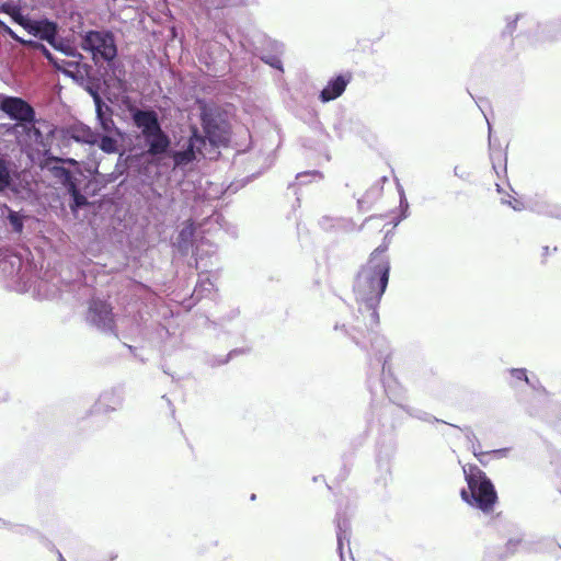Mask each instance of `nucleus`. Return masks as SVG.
<instances>
[{
    "mask_svg": "<svg viewBox=\"0 0 561 561\" xmlns=\"http://www.w3.org/2000/svg\"><path fill=\"white\" fill-rule=\"evenodd\" d=\"M391 265L386 260L374 265L366 263L360 266L353 282V291L358 304L355 324H335L334 330H343L362 351L367 353L371 369L381 370V386L386 389V379L391 377L389 359L391 355L387 339L378 333V308L385 295L390 277Z\"/></svg>",
    "mask_w": 561,
    "mask_h": 561,
    "instance_id": "obj_1",
    "label": "nucleus"
},
{
    "mask_svg": "<svg viewBox=\"0 0 561 561\" xmlns=\"http://www.w3.org/2000/svg\"><path fill=\"white\" fill-rule=\"evenodd\" d=\"M462 471L467 488L460 490L461 500L484 514L493 512L499 496L492 480L473 463L465 465Z\"/></svg>",
    "mask_w": 561,
    "mask_h": 561,
    "instance_id": "obj_2",
    "label": "nucleus"
},
{
    "mask_svg": "<svg viewBox=\"0 0 561 561\" xmlns=\"http://www.w3.org/2000/svg\"><path fill=\"white\" fill-rule=\"evenodd\" d=\"M80 45L84 51L94 58L113 61L117 57L115 35L107 28L88 30L80 34Z\"/></svg>",
    "mask_w": 561,
    "mask_h": 561,
    "instance_id": "obj_3",
    "label": "nucleus"
},
{
    "mask_svg": "<svg viewBox=\"0 0 561 561\" xmlns=\"http://www.w3.org/2000/svg\"><path fill=\"white\" fill-rule=\"evenodd\" d=\"M87 322L106 336L118 337L116 316L113 307L105 300L92 298L89 302Z\"/></svg>",
    "mask_w": 561,
    "mask_h": 561,
    "instance_id": "obj_4",
    "label": "nucleus"
},
{
    "mask_svg": "<svg viewBox=\"0 0 561 561\" xmlns=\"http://www.w3.org/2000/svg\"><path fill=\"white\" fill-rule=\"evenodd\" d=\"M34 35L65 56L84 59L77 47L59 34V26L55 21L48 19L41 20L37 25H34Z\"/></svg>",
    "mask_w": 561,
    "mask_h": 561,
    "instance_id": "obj_5",
    "label": "nucleus"
},
{
    "mask_svg": "<svg viewBox=\"0 0 561 561\" xmlns=\"http://www.w3.org/2000/svg\"><path fill=\"white\" fill-rule=\"evenodd\" d=\"M46 59L54 64L55 67L66 77L71 78L79 87L93 75L92 65L84 62L83 59L76 58L72 60L58 59L47 49L44 50Z\"/></svg>",
    "mask_w": 561,
    "mask_h": 561,
    "instance_id": "obj_6",
    "label": "nucleus"
},
{
    "mask_svg": "<svg viewBox=\"0 0 561 561\" xmlns=\"http://www.w3.org/2000/svg\"><path fill=\"white\" fill-rule=\"evenodd\" d=\"M0 111L14 122L34 124L37 121L34 107L21 96L0 94Z\"/></svg>",
    "mask_w": 561,
    "mask_h": 561,
    "instance_id": "obj_7",
    "label": "nucleus"
},
{
    "mask_svg": "<svg viewBox=\"0 0 561 561\" xmlns=\"http://www.w3.org/2000/svg\"><path fill=\"white\" fill-rule=\"evenodd\" d=\"M283 51V44L273 41L265 34H257L256 41L252 42V53L271 68L284 71L279 54Z\"/></svg>",
    "mask_w": 561,
    "mask_h": 561,
    "instance_id": "obj_8",
    "label": "nucleus"
},
{
    "mask_svg": "<svg viewBox=\"0 0 561 561\" xmlns=\"http://www.w3.org/2000/svg\"><path fill=\"white\" fill-rule=\"evenodd\" d=\"M204 133L210 141H222L228 135V124L224 116L214 108L204 111L201 116Z\"/></svg>",
    "mask_w": 561,
    "mask_h": 561,
    "instance_id": "obj_9",
    "label": "nucleus"
},
{
    "mask_svg": "<svg viewBox=\"0 0 561 561\" xmlns=\"http://www.w3.org/2000/svg\"><path fill=\"white\" fill-rule=\"evenodd\" d=\"M351 81V75L337 73L329 79L324 88L319 92L318 99L322 103H329L340 98Z\"/></svg>",
    "mask_w": 561,
    "mask_h": 561,
    "instance_id": "obj_10",
    "label": "nucleus"
},
{
    "mask_svg": "<svg viewBox=\"0 0 561 561\" xmlns=\"http://www.w3.org/2000/svg\"><path fill=\"white\" fill-rule=\"evenodd\" d=\"M1 12L8 14L11 21L15 24L23 26L28 33L34 35V25H37L39 21H33L24 12L20 1L8 0L1 3Z\"/></svg>",
    "mask_w": 561,
    "mask_h": 561,
    "instance_id": "obj_11",
    "label": "nucleus"
},
{
    "mask_svg": "<svg viewBox=\"0 0 561 561\" xmlns=\"http://www.w3.org/2000/svg\"><path fill=\"white\" fill-rule=\"evenodd\" d=\"M173 170L182 171L183 173L192 169L197 162V148L196 145L188 140L183 147L174 150L172 153Z\"/></svg>",
    "mask_w": 561,
    "mask_h": 561,
    "instance_id": "obj_12",
    "label": "nucleus"
},
{
    "mask_svg": "<svg viewBox=\"0 0 561 561\" xmlns=\"http://www.w3.org/2000/svg\"><path fill=\"white\" fill-rule=\"evenodd\" d=\"M94 107L98 124V128H95V130L104 135H116L118 133V128L113 119L114 111L112 106L108 105L106 101H103L101 103L96 102Z\"/></svg>",
    "mask_w": 561,
    "mask_h": 561,
    "instance_id": "obj_13",
    "label": "nucleus"
},
{
    "mask_svg": "<svg viewBox=\"0 0 561 561\" xmlns=\"http://www.w3.org/2000/svg\"><path fill=\"white\" fill-rule=\"evenodd\" d=\"M124 401L123 389L112 388L110 390H105L100 394L99 400L95 402L92 413H107L111 411L117 410Z\"/></svg>",
    "mask_w": 561,
    "mask_h": 561,
    "instance_id": "obj_14",
    "label": "nucleus"
},
{
    "mask_svg": "<svg viewBox=\"0 0 561 561\" xmlns=\"http://www.w3.org/2000/svg\"><path fill=\"white\" fill-rule=\"evenodd\" d=\"M131 124L145 135L160 130V124L154 112L149 110H134L130 113Z\"/></svg>",
    "mask_w": 561,
    "mask_h": 561,
    "instance_id": "obj_15",
    "label": "nucleus"
},
{
    "mask_svg": "<svg viewBox=\"0 0 561 561\" xmlns=\"http://www.w3.org/2000/svg\"><path fill=\"white\" fill-rule=\"evenodd\" d=\"M2 217L7 230L18 236L22 234L25 224L32 219L24 210H15L10 207L2 209Z\"/></svg>",
    "mask_w": 561,
    "mask_h": 561,
    "instance_id": "obj_16",
    "label": "nucleus"
},
{
    "mask_svg": "<svg viewBox=\"0 0 561 561\" xmlns=\"http://www.w3.org/2000/svg\"><path fill=\"white\" fill-rule=\"evenodd\" d=\"M336 528V551L340 557V561H344V542L350 547L351 539V522L345 514L337 512L334 518ZM351 551V548H348Z\"/></svg>",
    "mask_w": 561,
    "mask_h": 561,
    "instance_id": "obj_17",
    "label": "nucleus"
},
{
    "mask_svg": "<svg viewBox=\"0 0 561 561\" xmlns=\"http://www.w3.org/2000/svg\"><path fill=\"white\" fill-rule=\"evenodd\" d=\"M145 146L153 156H163L171 149L170 138L160 130L146 135Z\"/></svg>",
    "mask_w": 561,
    "mask_h": 561,
    "instance_id": "obj_18",
    "label": "nucleus"
},
{
    "mask_svg": "<svg viewBox=\"0 0 561 561\" xmlns=\"http://www.w3.org/2000/svg\"><path fill=\"white\" fill-rule=\"evenodd\" d=\"M537 31L533 35L534 42L561 39V16L546 23H537Z\"/></svg>",
    "mask_w": 561,
    "mask_h": 561,
    "instance_id": "obj_19",
    "label": "nucleus"
},
{
    "mask_svg": "<svg viewBox=\"0 0 561 561\" xmlns=\"http://www.w3.org/2000/svg\"><path fill=\"white\" fill-rule=\"evenodd\" d=\"M195 228L191 225H186L178 232L173 241V247L180 255L186 256L193 248Z\"/></svg>",
    "mask_w": 561,
    "mask_h": 561,
    "instance_id": "obj_20",
    "label": "nucleus"
},
{
    "mask_svg": "<svg viewBox=\"0 0 561 561\" xmlns=\"http://www.w3.org/2000/svg\"><path fill=\"white\" fill-rule=\"evenodd\" d=\"M488 129H489L488 142H489L490 159L492 162V168L495 171V173L497 174V176H500V172H499L500 165L499 164L503 160L502 169H503V172L506 173L507 158H506V154H504V156L502 154L501 145H500L499 140L492 138V126H491L490 122H488Z\"/></svg>",
    "mask_w": 561,
    "mask_h": 561,
    "instance_id": "obj_21",
    "label": "nucleus"
},
{
    "mask_svg": "<svg viewBox=\"0 0 561 561\" xmlns=\"http://www.w3.org/2000/svg\"><path fill=\"white\" fill-rule=\"evenodd\" d=\"M98 130L92 129L91 127L78 123L73 125L70 130V137L79 144L94 146L98 140Z\"/></svg>",
    "mask_w": 561,
    "mask_h": 561,
    "instance_id": "obj_22",
    "label": "nucleus"
},
{
    "mask_svg": "<svg viewBox=\"0 0 561 561\" xmlns=\"http://www.w3.org/2000/svg\"><path fill=\"white\" fill-rule=\"evenodd\" d=\"M531 210L539 215L561 220V206L547 201H536L530 206Z\"/></svg>",
    "mask_w": 561,
    "mask_h": 561,
    "instance_id": "obj_23",
    "label": "nucleus"
},
{
    "mask_svg": "<svg viewBox=\"0 0 561 561\" xmlns=\"http://www.w3.org/2000/svg\"><path fill=\"white\" fill-rule=\"evenodd\" d=\"M401 408L410 416H412L414 419H417L420 421L427 422V423H444V424H448L447 422H445V421H443L440 419H437L436 416H434L431 413H428L426 411H423L421 409L413 408V407H410V405H401Z\"/></svg>",
    "mask_w": 561,
    "mask_h": 561,
    "instance_id": "obj_24",
    "label": "nucleus"
},
{
    "mask_svg": "<svg viewBox=\"0 0 561 561\" xmlns=\"http://www.w3.org/2000/svg\"><path fill=\"white\" fill-rule=\"evenodd\" d=\"M84 91L88 92V94L92 98L93 100V103H94V106L96 105V102L98 103H101L103 101H105L102 96H101V93H100V85L99 83L95 81L93 75L91 77H89L84 83H82L80 85Z\"/></svg>",
    "mask_w": 561,
    "mask_h": 561,
    "instance_id": "obj_25",
    "label": "nucleus"
},
{
    "mask_svg": "<svg viewBox=\"0 0 561 561\" xmlns=\"http://www.w3.org/2000/svg\"><path fill=\"white\" fill-rule=\"evenodd\" d=\"M13 182L11 165L0 158V191L10 188Z\"/></svg>",
    "mask_w": 561,
    "mask_h": 561,
    "instance_id": "obj_26",
    "label": "nucleus"
},
{
    "mask_svg": "<svg viewBox=\"0 0 561 561\" xmlns=\"http://www.w3.org/2000/svg\"><path fill=\"white\" fill-rule=\"evenodd\" d=\"M389 242H386V239L382 240L381 244H379L369 255L367 263L370 264H378L386 260L388 263H390V259L388 255H386V252L388 251Z\"/></svg>",
    "mask_w": 561,
    "mask_h": 561,
    "instance_id": "obj_27",
    "label": "nucleus"
},
{
    "mask_svg": "<svg viewBox=\"0 0 561 561\" xmlns=\"http://www.w3.org/2000/svg\"><path fill=\"white\" fill-rule=\"evenodd\" d=\"M525 19H526V15L523 13H518L514 18L506 16L505 18L506 25H505L504 30L502 31V34H501L502 37H512V35L514 34V32L517 28L518 22L523 21Z\"/></svg>",
    "mask_w": 561,
    "mask_h": 561,
    "instance_id": "obj_28",
    "label": "nucleus"
},
{
    "mask_svg": "<svg viewBox=\"0 0 561 561\" xmlns=\"http://www.w3.org/2000/svg\"><path fill=\"white\" fill-rule=\"evenodd\" d=\"M113 136L114 135H104L98 133V140L95 141L94 146L96 145L104 152H112L114 150V144L112 139Z\"/></svg>",
    "mask_w": 561,
    "mask_h": 561,
    "instance_id": "obj_29",
    "label": "nucleus"
},
{
    "mask_svg": "<svg viewBox=\"0 0 561 561\" xmlns=\"http://www.w3.org/2000/svg\"><path fill=\"white\" fill-rule=\"evenodd\" d=\"M24 253H20V255H13L11 256L10 259V265H11V268L12 271L10 272L11 274L15 273L16 275H22L24 273L23 271V260H22V256L24 255L25 259H27L28 254H30V251L27 250H24L23 251Z\"/></svg>",
    "mask_w": 561,
    "mask_h": 561,
    "instance_id": "obj_30",
    "label": "nucleus"
},
{
    "mask_svg": "<svg viewBox=\"0 0 561 561\" xmlns=\"http://www.w3.org/2000/svg\"><path fill=\"white\" fill-rule=\"evenodd\" d=\"M213 286V282L209 279V277H206L196 284L193 296L196 297V300H199L204 296L205 291L209 293L211 290Z\"/></svg>",
    "mask_w": 561,
    "mask_h": 561,
    "instance_id": "obj_31",
    "label": "nucleus"
},
{
    "mask_svg": "<svg viewBox=\"0 0 561 561\" xmlns=\"http://www.w3.org/2000/svg\"><path fill=\"white\" fill-rule=\"evenodd\" d=\"M322 173L318 170L312 171H304L296 175V180H298L299 184L310 183L313 179L319 178L322 179Z\"/></svg>",
    "mask_w": 561,
    "mask_h": 561,
    "instance_id": "obj_32",
    "label": "nucleus"
},
{
    "mask_svg": "<svg viewBox=\"0 0 561 561\" xmlns=\"http://www.w3.org/2000/svg\"><path fill=\"white\" fill-rule=\"evenodd\" d=\"M522 542V539L518 538V539H508L506 545H505V553H503V557L504 559H506L507 557L510 556H513L516 550H517V547L518 545Z\"/></svg>",
    "mask_w": 561,
    "mask_h": 561,
    "instance_id": "obj_33",
    "label": "nucleus"
},
{
    "mask_svg": "<svg viewBox=\"0 0 561 561\" xmlns=\"http://www.w3.org/2000/svg\"><path fill=\"white\" fill-rule=\"evenodd\" d=\"M450 425L454 426V427H457L461 432H463L465 433V437H466V439L468 442H470L471 444H473L476 442L478 444V447H481L480 440L478 439V437L476 436L474 432L472 431V428L470 426L459 427V426L454 425V424H450Z\"/></svg>",
    "mask_w": 561,
    "mask_h": 561,
    "instance_id": "obj_34",
    "label": "nucleus"
},
{
    "mask_svg": "<svg viewBox=\"0 0 561 561\" xmlns=\"http://www.w3.org/2000/svg\"><path fill=\"white\" fill-rule=\"evenodd\" d=\"M507 371L516 380L526 382L528 378V370L526 368H510Z\"/></svg>",
    "mask_w": 561,
    "mask_h": 561,
    "instance_id": "obj_35",
    "label": "nucleus"
},
{
    "mask_svg": "<svg viewBox=\"0 0 561 561\" xmlns=\"http://www.w3.org/2000/svg\"><path fill=\"white\" fill-rule=\"evenodd\" d=\"M229 363V358L227 357V355L225 356H211L207 359V364L210 366V367H218V366H222V365H226Z\"/></svg>",
    "mask_w": 561,
    "mask_h": 561,
    "instance_id": "obj_36",
    "label": "nucleus"
},
{
    "mask_svg": "<svg viewBox=\"0 0 561 561\" xmlns=\"http://www.w3.org/2000/svg\"><path fill=\"white\" fill-rule=\"evenodd\" d=\"M397 188H398V193H399V197H400L399 208L409 209L410 206H409V202L405 196L404 188L398 181H397Z\"/></svg>",
    "mask_w": 561,
    "mask_h": 561,
    "instance_id": "obj_37",
    "label": "nucleus"
},
{
    "mask_svg": "<svg viewBox=\"0 0 561 561\" xmlns=\"http://www.w3.org/2000/svg\"><path fill=\"white\" fill-rule=\"evenodd\" d=\"M0 33L2 35L10 36L13 39L18 38V35L15 34V32L1 19H0Z\"/></svg>",
    "mask_w": 561,
    "mask_h": 561,
    "instance_id": "obj_38",
    "label": "nucleus"
},
{
    "mask_svg": "<svg viewBox=\"0 0 561 561\" xmlns=\"http://www.w3.org/2000/svg\"><path fill=\"white\" fill-rule=\"evenodd\" d=\"M503 553L486 551L482 558V561H504Z\"/></svg>",
    "mask_w": 561,
    "mask_h": 561,
    "instance_id": "obj_39",
    "label": "nucleus"
},
{
    "mask_svg": "<svg viewBox=\"0 0 561 561\" xmlns=\"http://www.w3.org/2000/svg\"><path fill=\"white\" fill-rule=\"evenodd\" d=\"M502 203L508 205L516 211H520V210L525 209L524 203L518 199H514V201L502 199Z\"/></svg>",
    "mask_w": 561,
    "mask_h": 561,
    "instance_id": "obj_40",
    "label": "nucleus"
},
{
    "mask_svg": "<svg viewBox=\"0 0 561 561\" xmlns=\"http://www.w3.org/2000/svg\"><path fill=\"white\" fill-rule=\"evenodd\" d=\"M526 385L534 390H545V388L542 387V385L540 383L539 379L536 376H533L531 378L528 377L526 380Z\"/></svg>",
    "mask_w": 561,
    "mask_h": 561,
    "instance_id": "obj_41",
    "label": "nucleus"
},
{
    "mask_svg": "<svg viewBox=\"0 0 561 561\" xmlns=\"http://www.w3.org/2000/svg\"><path fill=\"white\" fill-rule=\"evenodd\" d=\"M510 450H511L510 447H504V448L489 450V454L495 458H504V457H507Z\"/></svg>",
    "mask_w": 561,
    "mask_h": 561,
    "instance_id": "obj_42",
    "label": "nucleus"
},
{
    "mask_svg": "<svg viewBox=\"0 0 561 561\" xmlns=\"http://www.w3.org/2000/svg\"><path fill=\"white\" fill-rule=\"evenodd\" d=\"M249 351H250V348H248V347H237V348L231 350V351L227 354V357L229 358V362H230V360H231V359H233L236 356L247 354Z\"/></svg>",
    "mask_w": 561,
    "mask_h": 561,
    "instance_id": "obj_43",
    "label": "nucleus"
},
{
    "mask_svg": "<svg viewBox=\"0 0 561 561\" xmlns=\"http://www.w3.org/2000/svg\"><path fill=\"white\" fill-rule=\"evenodd\" d=\"M400 214L393 218L392 224L394 227H397L402 220L409 217L410 213L407 208H399Z\"/></svg>",
    "mask_w": 561,
    "mask_h": 561,
    "instance_id": "obj_44",
    "label": "nucleus"
},
{
    "mask_svg": "<svg viewBox=\"0 0 561 561\" xmlns=\"http://www.w3.org/2000/svg\"><path fill=\"white\" fill-rule=\"evenodd\" d=\"M490 455L489 451H478L476 448H474V457L478 459V461L482 465V466H486L488 465V460L485 459L486 456Z\"/></svg>",
    "mask_w": 561,
    "mask_h": 561,
    "instance_id": "obj_45",
    "label": "nucleus"
},
{
    "mask_svg": "<svg viewBox=\"0 0 561 561\" xmlns=\"http://www.w3.org/2000/svg\"><path fill=\"white\" fill-rule=\"evenodd\" d=\"M124 346L127 347V350L130 352V354L135 357V358H138L139 360H141L142 363L145 362L144 358L139 357L138 354H137V348L133 345H129V344H126L124 343Z\"/></svg>",
    "mask_w": 561,
    "mask_h": 561,
    "instance_id": "obj_46",
    "label": "nucleus"
},
{
    "mask_svg": "<svg viewBox=\"0 0 561 561\" xmlns=\"http://www.w3.org/2000/svg\"><path fill=\"white\" fill-rule=\"evenodd\" d=\"M140 181L144 185H149L152 182V176H151L150 172L142 173Z\"/></svg>",
    "mask_w": 561,
    "mask_h": 561,
    "instance_id": "obj_47",
    "label": "nucleus"
},
{
    "mask_svg": "<svg viewBox=\"0 0 561 561\" xmlns=\"http://www.w3.org/2000/svg\"><path fill=\"white\" fill-rule=\"evenodd\" d=\"M454 174H455L456 176H458V178L462 179V180H467V179H468V176H469V174H468V173L461 172V171L459 170V167H455V168H454Z\"/></svg>",
    "mask_w": 561,
    "mask_h": 561,
    "instance_id": "obj_48",
    "label": "nucleus"
},
{
    "mask_svg": "<svg viewBox=\"0 0 561 561\" xmlns=\"http://www.w3.org/2000/svg\"><path fill=\"white\" fill-rule=\"evenodd\" d=\"M162 399L167 401L168 405L171 409V414L174 415L175 409H174V405H173L172 401L165 394L162 396Z\"/></svg>",
    "mask_w": 561,
    "mask_h": 561,
    "instance_id": "obj_49",
    "label": "nucleus"
},
{
    "mask_svg": "<svg viewBox=\"0 0 561 561\" xmlns=\"http://www.w3.org/2000/svg\"><path fill=\"white\" fill-rule=\"evenodd\" d=\"M331 221V219L327 216L322 217L319 221L320 226L323 228V229H327V225Z\"/></svg>",
    "mask_w": 561,
    "mask_h": 561,
    "instance_id": "obj_50",
    "label": "nucleus"
},
{
    "mask_svg": "<svg viewBox=\"0 0 561 561\" xmlns=\"http://www.w3.org/2000/svg\"><path fill=\"white\" fill-rule=\"evenodd\" d=\"M12 524L10 522H7L4 519L0 518V527H11Z\"/></svg>",
    "mask_w": 561,
    "mask_h": 561,
    "instance_id": "obj_51",
    "label": "nucleus"
},
{
    "mask_svg": "<svg viewBox=\"0 0 561 561\" xmlns=\"http://www.w3.org/2000/svg\"><path fill=\"white\" fill-rule=\"evenodd\" d=\"M549 254V247H543L542 248V256H547Z\"/></svg>",
    "mask_w": 561,
    "mask_h": 561,
    "instance_id": "obj_52",
    "label": "nucleus"
},
{
    "mask_svg": "<svg viewBox=\"0 0 561 561\" xmlns=\"http://www.w3.org/2000/svg\"><path fill=\"white\" fill-rule=\"evenodd\" d=\"M357 205H358V208H359V209H363V207H364V201H363V198H359V199L357 201Z\"/></svg>",
    "mask_w": 561,
    "mask_h": 561,
    "instance_id": "obj_53",
    "label": "nucleus"
},
{
    "mask_svg": "<svg viewBox=\"0 0 561 561\" xmlns=\"http://www.w3.org/2000/svg\"><path fill=\"white\" fill-rule=\"evenodd\" d=\"M474 448H476L478 451H481V450H480V449H481V447H478V444H477L476 442L472 444V453H473V454H474Z\"/></svg>",
    "mask_w": 561,
    "mask_h": 561,
    "instance_id": "obj_54",
    "label": "nucleus"
},
{
    "mask_svg": "<svg viewBox=\"0 0 561 561\" xmlns=\"http://www.w3.org/2000/svg\"><path fill=\"white\" fill-rule=\"evenodd\" d=\"M14 129V127L12 125H7L5 126V133H10Z\"/></svg>",
    "mask_w": 561,
    "mask_h": 561,
    "instance_id": "obj_55",
    "label": "nucleus"
},
{
    "mask_svg": "<svg viewBox=\"0 0 561 561\" xmlns=\"http://www.w3.org/2000/svg\"><path fill=\"white\" fill-rule=\"evenodd\" d=\"M322 476H316L312 478L313 482H319V479H322Z\"/></svg>",
    "mask_w": 561,
    "mask_h": 561,
    "instance_id": "obj_56",
    "label": "nucleus"
},
{
    "mask_svg": "<svg viewBox=\"0 0 561 561\" xmlns=\"http://www.w3.org/2000/svg\"><path fill=\"white\" fill-rule=\"evenodd\" d=\"M390 233H391V231H388V232L385 234V238H383V239H386V242H389L388 240H389V236H390Z\"/></svg>",
    "mask_w": 561,
    "mask_h": 561,
    "instance_id": "obj_57",
    "label": "nucleus"
},
{
    "mask_svg": "<svg viewBox=\"0 0 561 561\" xmlns=\"http://www.w3.org/2000/svg\"><path fill=\"white\" fill-rule=\"evenodd\" d=\"M480 112H481V113H483L484 118H486V119H488V115H486V113H484V110H483V108H480Z\"/></svg>",
    "mask_w": 561,
    "mask_h": 561,
    "instance_id": "obj_58",
    "label": "nucleus"
},
{
    "mask_svg": "<svg viewBox=\"0 0 561 561\" xmlns=\"http://www.w3.org/2000/svg\"><path fill=\"white\" fill-rule=\"evenodd\" d=\"M480 112H481V113H483L484 118H486V119H488V115H486V113H484V110H483V108H480Z\"/></svg>",
    "mask_w": 561,
    "mask_h": 561,
    "instance_id": "obj_59",
    "label": "nucleus"
},
{
    "mask_svg": "<svg viewBox=\"0 0 561 561\" xmlns=\"http://www.w3.org/2000/svg\"><path fill=\"white\" fill-rule=\"evenodd\" d=\"M480 112H481V113H483L484 118H486V119H488V115H486V113H484V110H483V108H480Z\"/></svg>",
    "mask_w": 561,
    "mask_h": 561,
    "instance_id": "obj_60",
    "label": "nucleus"
},
{
    "mask_svg": "<svg viewBox=\"0 0 561 561\" xmlns=\"http://www.w3.org/2000/svg\"><path fill=\"white\" fill-rule=\"evenodd\" d=\"M480 112H481V113H483L484 118H486V119H488V115H486V113H484V110H483V108H480Z\"/></svg>",
    "mask_w": 561,
    "mask_h": 561,
    "instance_id": "obj_61",
    "label": "nucleus"
},
{
    "mask_svg": "<svg viewBox=\"0 0 561 561\" xmlns=\"http://www.w3.org/2000/svg\"><path fill=\"white\" fill-rule=\"evenodd\" d=\"M496 186H497L496 191H497L499 193H501V192H502V187H501L499 184H497Z\"/></svg>",
    "mask_w": 561,
    "mask_h": 561,
    "instance_id": "obj_62",
    "label": "nucleus"
},
{
    "mask_svg": "<svg viewBox=\"0 0 561 561\" xmlns=\"http://www.w3.org/2000/svg\"><path fill=\"white\" fill-rule=\"evenodd\" d=\"M59 561H65L64 557L61 556V553H59Z\"/></svg>",
    "mask_w": 561,
    "mask_h": 561,
    "instance_id": "obj_63",
    "label": "nucleus"
},
{
    "mask_svg": "<svg viewBox=\"0 0 561 561\" xmlns=\"http://www.w3.org/2000/svg\"><path fill=\"white\" fill-rule=\"evenodd\" d=\"M255 497H256V495L253 493V494L251 495V500L253 501V500H255Z\"/></svg>",
    "mask_w": 561,
    "mask_h": 561,
    "instance_id": "obj_64",
    "label": "nucleus"
}]
</instances>
